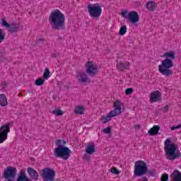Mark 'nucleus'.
<instances>
[{
	"instance_id": "35",
	"label": "nucleus",
	"mask_w": 181,
	"mask_h": 181,
	"mask_svg": "<svg viewBox=\"0 0 181 181\" xmlns=\"http://www.w3.org/2000/svg\"><path fill=\"white\" fill-rule=\"evenodd\" d=\"M111 173H113L114 175H119V171H118V169L117 168H112L110 169Z\"/></svg>"
},
{
	"instance_id": "42",
	"label": "nucleus",
	"mask_w": 181,
	"mask_h": 181,
	"mask_svg": "<svg viewBox=\"0 0 181 181\" xmlns=\"http://www.w3.org/2000/svg\"><path fill=\"white\" fill-rule=\"evenodd\" d=\"M179 128H181V124L177 126H173L171 127V130L175 131V129H179Z\"/></svg>"
},
{
	"instance_id": "6",
	"label": "nucleus",
	"mask_w": 181,
	"mask_h": 181,
	"mask_svg": "<svg viewBox=\"0 0 181 181\" xmlns=\"http://www.w3.org/2000/svg\"><path fill=\"white\" fill-rule=\"evenodd\" d=\"M88 12L90 18H93V19H98V18L101 16L103 8H101V6L98 4H89L88 5Z\"/></svg>"
},
{
	"instance_id": "31",
	"label": "nucleus",
	"mask_w": 181,
	"mask_h": 181,
	"mask_svg": "<svg viewBox=\"0 0 181 181\" xmlns=\"http://www.w3.org/2000/svg\"><path fill=\"white\" fill-rule=\"evenodd\" d=\"M156 173V170H155V169L148 170V167H147V175H149V176H151L152 177H153Z\"/></svg>"
},
{
	"instance_id": "11",
	"label": "nucleus",
	"mask_w": 181,
	"mask_h": 181,
	"mask_svg": "<svg viewBox=\"0 0 181 181\" xmlns=\"http://www.w3.org/2000/svg\"><path fill=\"white\" fill-rule=\"evenodd\" d=\"M162 100V94L159 90H154L150 95V101L151 103H156Z\"/></svg>"
},
{
	"instance_id": "18",
	"label": "nucleus",
	"mask_w": 181,
	"mask_h": 181,
	"mask_svg": "<svg viewBox=\"0 0 181 181\" xmlns=\"http://www.w3.org/2000/svg\"><path fill=\"white\" fill-rule=\"evenodd\" d=\"M159 129H160V127L158 125H155L148 130V134L151 135V136L158 135V134H159Z\"/></svg>"
},
{
	"instance_id": "7",
	"label": "nucleus",
	"mask_w": 181,
	"mask_h": 181,
	"mask_svg": "<svg viewBox=\"0 0 181 181\" xmlns=\"http://www.w3.org/2000/svg\"><path fill=\"white\" fill-rule=\"evenodd\" d=\"M44 181H54L56 177V171L50 168H46L42 170L41 175Z\"/></svg>"
},
{
	"instance_id": "41",
	"label": "nucleus",
	"mask_w": 181,
	"mask_h": 181,
	"mask_svg": "<svg viewBox=\"0 0 181 181\" xmlns=\"http://www.w3.org/2000/svg\"><path fill=\"white\" fill-rule=\"evenodd\" d=\"M168 111H169V106L165 105L162 108L163 112H168Z\"/></svg>"
},
{
	"instance_id": "45",
	"label": "nucleus",
	"mask_w": 181,
	"mask_h": 181,
	"mask_svg": "<svg viewBox=\"0 0 181 181\" xmlns=\"http://www.w3.org/2000/svg\"><path fill=\"white\" fill-rule=\"evenodd\" d=\"M3 86H6V85H5V82H4V84H3Z\"/></svg>"
},
{
	"instance_id": "1",
	"label": "nucleus",
	"mask_w": 181,
	"mask_h": 181,
	"mask_svg": "<svg viewBox=\"0 0 181 181\" xmlns=\"http://www.w3.org/2000/svg\"><path fill=\"white\" fill-rule=\"evenodd\" d=\"M52 30H66V17L59 9L53 11L48 18Z\"/></svg>"
},
{
	"instance_id": "39",
	"label": "nucleus",
	"mask_w": 181,
	"mask_h": 181,
	"mask_svg": "<svg viewBox=\"0 0 181 181\" xmlns=\"http://www.w3.org/2000/svg\"><path fill=\"white\" fill-rule=\"evenodd\" d=\"M103 132H105V134H110L111 133V127H108L106 129H104Z\"/></svg>"
},
{
	"instance_id": "28",
	"label": "nucleus",
	"mask_w": 181,
	"mask_h": 181,
	"mask_svg": "<svg viewBox=\"0 0 181 181\" xmlns=\"http://www.w3.org/2000/svg\"><path fill=\"white\" fill-rule=\"evenodd\" d=\"M127 33V25H123L120 28L119 31V36H124Z\"/></svg>"
},
{
	"instance_id": "16",
	"label": "nucleus",
	"mask_w": 181,
	"mask_h": 181,
	"mask_svg": "<svg viewBox=\"0 0 181 181\" xmlns=\"http://www.w3.org/2000/svg\"><path fill=\"white\" fill-rule=\"evenodd\" d=\"M171 181H181V173L179 170H175L170 175Z\"/></svg>"
},
{
	"instance_id": "25",
	"label": "nucleus",
	"mask_w": 181,
	"mask_h": 181,
	"mask_svg": "<svg viewBox=\"0 0 181 181\" xmlns=\"http://www.w3.org/2000/svg\"><path fill=\"white\" fill-rule=\"evenodd\" d=\"M66 144L67 143L64 140L58 139L56 141V146H57V148L64 147Z\"/></svg>"
},
{
	"instance_id": "38",
	"label": "nucleus",
	"mask_w": 181,
	"mask_h": 181,
	"mask_svg": "<svg viewBox=\"0 0 181 181\" xmlns=\"http://www.w3.org/2000/svg\"><path fill=\"white\" fill-rule=\"evenodd\" d=\"M83 160L86 161V162H88V160H90V155L87 154V153H85L83 155Z\"/></svg>"
},
{
	"instance_id": "14",
	"label": "nucleus",
	"mask_w": 181,
	"mask_h": 181,
	"mask_svg": "<svg viewBox=\"0 0 181 181\" xmlns=\"http://www.w3.org/2000/svg\"><path fill=\"white\" fill-rule=\"evenodd\" d=\"M129 21L132 22V23H136V22H139V15L136 11H131L128 13Z\"/></svg>"
},
{
	"instance_id": "34",
	"label": "nucleus",
	"mask_w": 181,
	"mask_h": 181,
	"mask_svg": "<svg viewBox=\"0 0 181 181\" xmlns=\"http://www.w3.org/2000/svg\"><path fill=\"white\" fill-rule=\"evenodd\" d=\"M161 181H168L169 180V175L168 174H163L160 178Z\"/></svg>"
},
{
	"instance_id": "4",
	"label": "nucleus",
	"mask_w": 181,
	"mask_h": 181,
	"mask_svg": "<svg viewBox=\"0 0 181 181\" xmlns=\"http://www.w3.org/2000/svg\"><path fill=\"white\" fill-rule=\"evenodd\" d=\"M144 175H148V165L144 160H138L134 163V177H141Z\"/></svg>"
},
{
	"instance_id": "27",
	"label": "nucleus",
	"mask_w": 181,
	"mask_h": 181,
	"mask_svg": "<svg viewBox=\"0 0 181 181\" xmlns=\"http://www.w3.org/2000/svg\"><path fill=\"white\" fill-rule=\"evenodd\" d=\"M50 77V70L49 68H46L43 74V78L47 80Z\"/></svg>"
},
{
	"instance_id": "13",
	"label": "nucleus",
	"mask_w": 181,
	"mask_h": 181,
	"mask_svg": "<svg viewBox=\"0 0 181 181\" xmlns=\"http://www.w3.org/2000/svg\"><path fill=\"white\" fill-rule=\"evenodd\" d=\"M130 64L129 62H118L117 61V69L118 71H125V70H129Z\"/></svg>"
},
{
	"instance_id": "15",
	"label": "nucleus",
	"mask_w": 181,
	"mask_h": 181,
	"mask_svg": "<svg viewBox=\"0 0 181 181\" xmlns=\"http://www.w3.org/2000/svg\"><path fill=\"white\" fill-rule=\"evenodd\" d=\"M121 105H122V103H121V101L116 100L114 103V107L115 110L110 111L111 112H113V114L117 117V115H119L121 113Z\"/></svg>"
},
{
	"instance_id": "22",
	"label": "nucleus",
	"mask_w": 181,
	"mask_h": 181,
	"mask_svg": "<svg viewBox=\"0 0 181 181\" xmlns=\"http://www.w3.org/2000/svg\"><path fill=\"white\" fill-rule=\"evenodd\" d=\"M0 105L1 107H6L8 105V100H6V96L4 94L0 95Z\"/></svg>"
},
{
	"instance_id": "26",
	"label": "nucleus",
	"mask_w": 181,
	"mask_h": 181,
	"mask_svg": "<svg viewBox=\"0 0 181 181\" xmlns=\"http://www.w3.org/2000/svg\"><path fill=\"white\" fill-rule=\"evenodd\" d=\"M52 114H54V115H57V117H62V115H64V112L61 110L57 109L52 111Z\"/></svg>"
},
{
	"instance_id": "36",
	"label": "nucleus",
	"mask_w": 181,
	"mask_h": 181,
	"mask_svg": "<svg viewBox=\"0 0 181 181\" xmlns=\"http://www.w3.org/2000/svg\"><path fill=\"white\" fill-rule=\"evenodd\" d=\"M44 42H45V38H38L37 40H36L35 44L40 45V43H42V45H43Z\"/></svg>"
},
{
	"instance_id": "43",
	"label": "nucleus",
	"mask_w": 181,
	"mask_h": 181,
	"mask_svg": "<svg viewBox=\"0 0 181 181\" xmlns=\"http://www.w3.org/2000/svg\"><path fill=\"white\" fill-rule=\"evenodd\" d=\"M139 128H141V124H136V125L135 126V129H139Z\"/></svg>"
},
{
	"instance_id": "37",
	"label": "nucleus",
	"mask_w": 181,
	"mask_h": 181,
	"mask_svg": "<svg viewBox=\"0 0 181 181\" xmlns=\"http://www.w3.org/2000/svg\"><path fill=\"white\" fill-rule=\"evenodd\" d=\"M6 60V58H5V55L3 52H0V62H5Z\"/></svg>"
},
{
	"instance_id": "21",
	"label": "nucleus",
	"mask_w": 181,
	"mask_h": 181,
	"mask_svg": "<svg viewBox=\"0 0 181 181\" xmlns=\"http://www.w3.org/2000/svg\"><path fill=\"white\" fill-rule=\"evenodd\" d=\"M163 57H165V59H170V60H175V59H176L175 52L172 51L164 53V54L163 55Z\"/></svg>"
},
{
	"instance_id": "23",
	"label": "nucleus",
	"mask_w": 181,
	"mask_h": 181,
	"mask_svg": "<svg viewBox=\"0 0 181 181\" xmlns=\"http://www.w3.org/2000/svg\"><path fill=\"white\" fill-rule=\"evenodd\" d=\"M84 111H86V107H84V106L79 105L75 107V114L83 115Z\"/></svg>"
},
{
	"instance_id": "10",
	"label": "nucleus",
	"mask_w": 181,
	"mask_h": 181,
	"mask_svg": "<svg viewBox=\"0 0 181 181\" xmlns=\"http://www.w3.org/2000/svg\"><path fill=\"white\" fill-rule=\"evenodd\" d=\"M76 78L79 83H90V78L86 74V71H79L76 73Z\"/></svg>"
},
{
	"instance_id": "9",
	"label": "nucleus",
	"mask_w": 181,
	"mask_h": 181,
	"mask_svg": "<svg viewBox=\"0 0 181 181\" xmlns=\"http://www.w3.org/2000/svg\"><path fill=\"white\" fill-rule=\"evenodd\" d=\"M88 64H89L86 69V73L90 77H94V76H97L98 74V68L97 65L93 64V62H88Z\"/></svg>"
},
{
	"instance_id": "8",
	"label": "nucleus",
	"mask_w": 181,
	"mask_h": 181,
	"mask_svg": "<svg viewBox=\"0 0 181 181\" xmlns=\"http://www.w3.org/2000/svg\"><path fill=\"white\" fill-rule=\"evenodd\" d=\"M11 125L12 124L8 122L0 127V144H3L4 141H6L8 138V133L11 132Z\"/></svg>"
},
{
	"instance_id": "12",
	"label": "nucleus",
	"mask_w": 181,
	"mask_h": 181,
	"mask_svg": "<svg viewBox=\"0 0 181 181\" xmlns=\"http://www.w3.org/2000/svg\"><path fill=\"white\" fill-rule=\"evenodd\" d=\"M27 172L30 177V179H32V180H39V173H37V171H36V170L29 167L27 169Z\"/></svg>"
},
{
	"instance_id": "24",
	"label": "nucleus",
	"mask_w": 181,
	"mask_h": 181,
	"mask_svg": "<svg viewBox=\"0 0 181 181\" xmlns=\"http://www.w3.org/2000/svg\"><path fill=\"white\" fill-rule=\"evenodd\" d=\"M19 28H20L19 24L13 23L11 24V25H10L9 32L11 33H16V32L19 30Z\"/></svg>"
},
{
	"instance_id": "33",
	"label": "nucleus",
	"mask_w": 181,
	"mask_h": 181,
	"mask_svg": "<svg viewBox=\"0 0 181 181\" xmlns=\"http://www.w3.org/2000/svg\"><path fill=\"white\" fill-rule=\"evenodd\" d=\"M132 93H134V89L132 88H128L125 90L126 95H131V94H132Z\"/></svg>"
},
{
	"instance_id": "29",
	"label": "nucleus",
	"mask_w": 181,
	"mask_h": 181,
	"mask_svg": "<svg viewBox=\"0 0 181 181\" xmlns=\"http://www.w3.org/2000/svg\"><path fill=\"white\" fill-rule=\"evenodd\" d=\"M45 84V79L40 78L35 81L36 86H43Z\"/></svg>"
},
{
	"instance_id": "32",
	"label": "nucleus",
	"mask_w": 181,
	"mask_h": 181,
	"mask_svg": "<svg viewBox=\"0 0 181 181\" xmlns=\"http://www.w3.org/2000/svg\"><path fill=\"white\" fill-rule=\"evenodd\" d=\"M1 25L4 26V28H11V24L8 23V22L6 21L5 19L1 20Z\"/></svg>"
},
{
	"instance_id": "2",
	"label": "nucleus",
	"mask_w": 181,
	"mask_h": 181,
	"mask_svg": "<svg viewBox=\"0 0 181 181\" xmlns=\"http://www.w3.org/2000/svg\"><path fill=\"white\" fill-rule=\"evenodd\" d=\"M164 151H165L166 158L168 160H175L181 157V153L177 149V146L172 143L170 139H167L164 142Z\"/></svg>"
},
{
	"instance_id": "20",
	"label": "nucleus",
	"mask_w": 181,
	"mask_h": 181,
	"mask_svg": "<svg viewBox=\"0 0 181 181\" xmlns=\"http://www.w3.org/2000/svg\"><path fill=\"white\" fill-rule=\"evenodd\" d=\"M146 6L148 11H150V12H153V11L156 9V3H155V1H148Z\"/></svg>"
},
{
	"instance_id": "3",
	"label": "nucleus",
	"mask_w": 181,
	"mask_h": 181,
	"mask_svg": "<svg viewBox=\"0 0 181 181\" xmlns=\"http://www.w3.org/2000/svg\"><path fill=\"white\" fill-rule=\"evenodd\" d=\"M172 67H173V60L165 59L162 61L161 64L158 66V71L165 77H170L173 74V71L170 69Z\"/></svg>"
},
{
	"instance_id": "44",
	"label": "nucleus",
	"mask_w": 181,
	"mask_h": 181,
	"mask_svg": "<svg viewBox=\"0 0 181 181\" xmlns=\"http://www.w3.org/2000/svg\"><path fill=\"white\" fill-rule=\"evenodd\" d=\"M52 57H54V59H56V57H57V56L56 55V54H53Z\"/></svg>"
},
{
	"instance_id": "17",
	"label": "nucleus",
	"mask_w": 181,
	"mask_h": 181,
	"mask_svg": "<svg viewBox=\"0 0 181 181\" xmlns=\"http://www.w3.org/2000/svg\"><path fill=\"white\" fill-rule=\"evenodd\" d=\"M112 117H117V116L114 114V112H110L107 114V115L102 116L100 120L103 124H107L108 121H111V118H112Z\"/></svg>"
},
{
	"instance_id": "40",
	"label": "nucleus",
	"mask_w": 181,
	"mask_h": 181,
	"mask_svg": "<svg viewBox=\"0 0 181 181\" xmlns=\"http://www.w3.org/2000/svg\"><path fill=\"white\" fill-rule=\"evenodd\" d=\"M121 15L122 16V18H128V11H125L124 12H122L121 13Z\"/></svg>"
},
{
	"instance_id": "5",
	"label": "nucleus",
	"mask_w": 181,
	"mask_h": 181,
	"mask_svg": "<svg viewBox=\"0 0 181 181\" xmlns=\"http://www.w3.org/2000/svg\"><path fill=\"white\" fill-rule=\"evenodd\" d=\"M71 155V150L69 147H57L54 150V156L56 158H60L64 159V160H67Z\"/></svg>"
},
{
	"instance_id": "30",
	"label": "nucleus",
	"mask_w": 181,
	"mask_h": 181,
	"mask_svg": "<svg viewBox=\"0 0 181 181\" xmlns=\"http://www.w3.org/2000/svg\"><path fill=\"white\" fill-rule=\"evenodd\" d=\"M5 40V33L2 28H0V43Z\"/></svg>"
},
{
	"instance_id": "19",
	"label": "nucleus",
	"mask_w": 181,
	"mask_h": 181,
	"mask_svg": "<svg viewBox=\"0 0 181 181\" xmlns=\"http://www.w3.org/2000/svg\"><path fill=\"white\" fill-rule=\"evenodd\" d=\"M86 152L88 155H93V153L95 152V145L94 144V143H91L87 146L86 148Z\"/></svg>"
}]
</instances>
